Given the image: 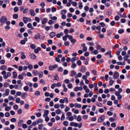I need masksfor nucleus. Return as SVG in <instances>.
<instances>
[{"mask_svg": "<svg viewBox=\"0 0 130 130\" xmlns=\"http://www.w3.org/2000/svg\"><path fill=\"white\" fill-rule=\"evenodd\" d=\"M7 20V18L5 16H2L0 19V22L3 24L5 23Z\"/></svg>", "mask_w": 130, "mask_h": 130, "instance_id": "obj_1", "label": "nucleus"}, {"mask_svg": "<svg viewBox=\"0 0 130 130\" xmlns=\"http://www.w3.org/2000/svg\"><path fill=\"white\" fill-rule=\"evenodd\" d=\"M57 67V64H55L53 66H50L49 67V69L50 70H54L55 68Z\"/></svg>", "mask_w": 130, "mask_h": 130, "instance_id": "obj_2", "label": "nucleus"}, {"mask_svg": "<svg viewBox=\"0 0 130 130\" xmlns=\"http://www.w3.org/2000/svg\"><path fill=\"white\" fill-rule=\"evenodd\" d=\"M105 116L103 115L100 117L98 119V122L99 123H101L105 119Z\"/></svg>", "mask_w": 130, "mask_h": 130, "instance_id": "obj_3", "label": "nucleus"}, {"mask_svg": "<svg viewBox=\"0 0 130 130\" xmlns=\"http://www.w3.org/2000/svg\"><path fill=\"white\" fill-rule=\"evenodd\" d=\"M29 56L32 59H35L36 57V56L34 53L30 54Z\"/></svg>", "mask_w": 130, "mask_h": 130, "instance_id": "obj_4", "label": "nucleus"}, {"mask_svg": "<svg viewBox=\"0 0 130 130\" xmlns=\"http://www.w3.org/2000/svg\"><path fill=\"white\" fill-rule=\"evenodd\" d=\"M119 76V74L118 72H116L113 75V77L115 79L118 78Z\"/></svg>", "mask_w": 130, "mask_h": 130, "instance_id": "obj_5", "label": "nucleus"}, {"mask_svg": "<svg viewBox=\"0 0 130 130\" xmlns=\"http://www.w3.org/2000/svg\"><path fill=\"white\" fill-rule=\"evenodd\" d=\"M83 90V88L82 87H76L74 89V90L75 91H77L78 90L81 91Z\"/></svg>", "mask_w": 130, "mask_h": 130, "instance_id": "obj_6", "label": "nucleus"}, {"mask_svg": "<svg viewBox=\"0 0 130 130\" xmlns=\"http://www.w3.org/2000/svg\"><path fill=\"white\" fill-rule=\"evenodd\" d=\"M41 48L39 47H37L36 49H35L34 52L36 54L38 53L39 51L41 50Z\"/></svg>", "mask_w": 130, "mask_h": 130, "instance_id": "obj_7", "label": "nucleus"}, {"mask_svg": "<svg viewBox=\"0 0 130 130\" xmlns=\"http://www.w3.org/2000/svg\"><path fill=\"white\" fill-rule=\"evenodd\" d=\"M38 74L39 78H42L43 76V72L41 71H39L38 73Z\"/></svg>", "mask_w": 130, "mask_h": 130, "instance_id": "obj_8", "label": "nucleus"}, {"mask_svg": "<svg viewBox=\"0 0 130 130\" xmlns=\"http://www.w3.org/2000/svg\"><path fill=\"white\" fill-rule=\"evenodd\" d=\"M76 74V72L74 70L72 71H71V76L72 77H73Z\"/></svg>", "mask_w": 130, "mask_h": 130, "instance_id": "obj_9", "label": "nucleus"}, {"mask_svg": "<svg viewBox=\"0 0 130 130\" xmlns=\"http://www.w3.org/2000/svg\"><path fill=\"white\" fill-rule=\"evenodd\" d=\"M66 36L70 41H75V40L73 38L72 36L71 35H66Z\"/></svg>", "mask_w": 130, "mask_h": 130, "instance_id": "obj_10", "label": "nucleus"}, {"mask_svg": "<svg viewBox=\"0 0 130 130\" xmlns=\"http://www.w3.org/2000/svg\"><path fill=\"white\" fill-rule=\"evenodd\" d=\"M49 113V111L48 110H45L43 115V116L44 117H46L48 114Z\"/></svg>", "mask_w": 130, "mask_h": 130, "instance_id": "obj_11", "label": "nucleus"}, {"mask_svg": "<svg viewBox=\"0 0 130 130\" xmlns=\"http://www.w3.org/2000/svg\"><path fill=\"white\" fill-rule=\"evenodd\" d=\"M27 27L29 28H30L31 30H33L34 28L32 26V24L30 23H28L27 25Z\"/></svg>", "mask_w": 130, "mask_h": 130, "instance_id": "obj_12", "label": "nucleus"}, {"mask_svg": "<svg viewBox=\"0 0 130 130\" xmlns=\"http://www.w3.org/2000/svg\"><path fill=\"white\" fill-rule=\"evenodd\" d=\"M78 59V57H75L72 58L71 59V61L72 63L74 62L75 60H77Z\"/></svg>", "mask_w": 130, "mask_h": 130, "instance_id": "obj_13", "label": "nucleus"}, {"mask_svg": "<svg viewBox=\"0 0 130 130\" xmlns=\"http://www.w3.org/2000/svg\"><path fill=\"white\" fill-rule=\"evenodd\" d=\"M30 15L32 16H34L35 15V13L34 11L32 9L30 10Z\"/></svg>", "mask_w": 130, "mask_h": 130, "instance_id": "obj_14", "label": "nucleus"}, {"mask_svg": "<svg viewBox=\"0 0 130 130\" xmlns=\"http://www.w3.org/2000/svg\"><path fill=\"white\" fill-rule=\"evenodd\" d=\"M23 121L22 120H20L18 122V125L19 127H21L22 124L23 123Z\"/></svg>", "mask_w": 130, "mask_h": 130, "instance_id": "obj_15", "label": "nucleus"}, {"mask_svg": "<svg viewBox=\"0 0 130 130\" xmlns=\"http://www.w3.org/2000/svg\"><path fill=\"white\" fill-rule=\"evenodd\" d=\"M56 34L54 32H52L50 34V36L51 38H53L56 36Z\"/></svg>", "mask_w": 130, "mask_h": 130, "instance_id": "obj_16", "label": "nucleus"}, {"mask_svg": "<svg viewBox=\"0 0 130 130\" xmlns=\"http://www.w3.org/2000/svg\"><path fill=\"white\" fill-rule=\"evenodd\" d=\"M23 21L24 23H27L28 21V19L26 17H24L23 18Z\"/></svg>", "mask_w": 130, "mask_h": 130, "instance_id": "obj_17", "label": "nucleus"}, {"mask_svg": "<svg viewBox=\"0 0 130 130\" xmlns=\"http://www.w3.org/2000/svg\"><path fill=\"white\" fill-rule=\"evenodd\" d=\"M13 78H16L17 76V73L15 71H14L13 72Z\"/></svg>", "mask_w": 130, "mask_h": 130, "instance_id": "obj_18", "label": "nucleus"}, {"mask_svg": "<svg viewBox=\"0 0 130 130\" xmlns=\"http://www.w3.org/2000/svg\"><path fill=\"white\" fill-rule=\"evenodd\" d=\"M7 67L5 65H3L1 67V69L2 70H6L7 69Z\"/></svg>", "mask_w": 130, "mask_h": 130, "instance_id": "obj_19", "label": "nucleus"}, {"mask_svg": "<svg viewBox=\"0 0 130 130\" xmlns=\"http://www.w3.org/2000/svg\"><path fill=\"white\" fill-rule=\"evenodd\" d=\"M32 74L34 75L35 76H36L38 74V72L36 70H33L32 71Z\"/></svg>", "mask_w": 130, "mask_h": 130, "instance_id": "obj_20", "label": "nucleus"}, {"mask_svg": "<svg viewBox=\"0 0 130 130\" xmlns=\"http://www.w3.org/2000/svg\"><path fill=\"white\" fill-rule=\"evenodd\" d=\"M86 68L84 66L82 67L81 69V71L82 72H84L85 71Z\"/></svg>", "mask_w": 130, "mask_h": 130, "instance_id": "obj_21", "label": "nucleus"}, {"mask_svg": "<svg viewBox=\"0 0 130 130\" xmlns=\"http://www.w3.org/2000/svg\"><path fill=\"white\" fill-rule=\"evenodd\" d=\"M47 20L45 18H44L43 19L42 21V23L43 24H45L47 22Z\"/></svg>", "mask_w": 130, "mask_h": 130, "instance_id": "obj_22", "label": "nucleus"}, {"mask_svg": "<svg viewBox=\"0 0 130 130\" xmlns=\"http://www.w3.org/2000/svg\"><path fill=\"white\" fill-rule=\"evenodd\" d=\"M72 63V64L71 66V67L73 69H74L76 67L77 65H76V63H74V62Z\"/></svg>", "mask_w": 130, "mask_h": 130, "instance_id": "obj_23", "label": "nucleus"}, {"mask_svg": "<svg viewBox=\"0 0 130 130\" xmlns=\"http://www.w3.org/2000/svg\"><path fill=\"white\" fill-rule=\"evenodd\" d=\"M129 55H126L123 57V59L124 61H126L128 59H127L129 57Z\"/></svg>", "mask_w": 130, "mask_h": 130, "instance_id": "obj_24", "label": "nucleus"}, {"mask_svg": "<svg viewBox=\"0 0 130 130\" xmlns=\"http://www.w3.org/2000/svg\"><path fill=\"white\" fill-rule=\"evenodd\" d=\"M8 99L10 101L11 100H13V101L15 100V99L12 96L10 95L8 97Z\"/></svg>", "mask_w": 130, "mask_h": 130, "instance_id": "obj_25", "label": "nucleus"}, {"mask_svg": "<svg viewBox=\"0 0 130 130\" xmlns=\"http://www.w3.org/2000/svg\"><path fill=\"white\" fill-rule=\"evenodd\" d=\"M79 4H80L79 6V7L80 9H82L83 7L82 3L81 2H80L79 3Z\"/></svg>", "mask_w": 130, "mask_h": 130, "instance_id": "obj_26", "label": "nucleus"}, {"mask_svg": "<svg viewBox=\"0 0 130 130\" xmlns=\"http://www.w3.org/2000/svg\"><path fill=\"white\" fill-rule=\"evenodd\" d=\"M94 85L95 87V88L94 90L95 91H96L98 90V88L97 86V84L96 83H95L94 84Z\"/></svg>", "mask_w": 130, "mask_h": 130, "instance_id": "obj_27", "label": "nucleus"}, {"mask_svg": "<svg viewBox=\"0 0 130 130\" xmlns=\"http://www.w3.org/2000/svg\"><path fill=\"white\" fill-rule=\"evenodd\" d=\"M75 107H77L78 108H80L82 107V105L80 104H75Z\"/></svg>", "mask_w": 130, "mask_h": 130, "instance_id": "obj_28", "label": "nucleus"}, {"mask_svg": "<svg viewBox=\"0 0 130 130\" xmlns=\"http://www.w3.org/2000/svg\"><path fill=\"white\" fill-rule=\"evenodd\" d=\"M29 87L27 86H25L24 87V90L25 91H27L28 90Z\"/></svg>", "mask_w": 130, "mask_h": 130, "instance_id": "obj_29", "label": "nucleus"}, {"mask_svg": "<svg viewBox=\"0 0 130 130\" xmlns=\"http://www.w3.org/2000/svg\"><path fill=\"white\" fill-rule=\"evenodd\" d=\"M114 82V81L112 79H111V80L109 82V84L110 86H112Z\"/></svg>", "mask_w": 130, "mask_h": 130, "instance_id": "obj_30", "label": "nucleus"}, {"mask_svg": "<svg viewBox=\"0 0 130 130\" xmlns=\"http://www.w3.org/2000/svg\"><path fill=\"white\" fill-rule=\"evenodd\" d=\"M9 92L10 90L9 89H7L5 90L6 93L7 94L6 95V96H8L9 95Z\"/></svg>", "mask_w": 130, "mask_h": 130, "instance_id": "obj_31", "label": "nucleus"}, {"mask_svg": "<svg viewBox=\"0 0 130 130\" xmlns=\"http://www.w3.org/2000/svg\"><path fill=\"white\" fill-rule=\"evenodd\" d=\"M18 17V15L16 14H14L13 15V18L15 19H17Z\"/></svg>", "mask_w": 130, "mask_h": 130, "instance_id": "obj_32", "label": "nucleus"}, {"mask_svg": "<svg viewBox=\"0 0 130 130\" xmlns=\"http://www.w3.org/2000/svg\"><path fill=\"white\" fill-rule=\"evenodd\" d=\"M40 94V92L39 91H36L35 92V94L37 96H39Z\"/></svg>", "mask_w": 130, "mask_h": 130, "instance_id": "obj_33", "label": "nucleus"}, {"mask_svg": "<svg viewBox=\"0 0 130 130\" xmlns=\"http://www.w3.org/2000/svg\"><path fill=\"white\" fill-rule=\"evenodd\" d=\"M98 53V52L96 50H95L93 51H92L91 52V53L93 54V53L94 54H97Z\"/></svg>", "mask_w": 130, "mask_h": 130, "instance_id": "obj_34", "label": "nucleus"}, {"mask_svg": "<svg viewBox=\"0 0 130 130\" xmlns=\"http://www.w3.org/2000/svg\"><path fill=\"white\" fill-rule=\"evenodd\" d=\"M61 110L60 109H58L56 111V113L57 115L61 113Z\"/></svg>", "mask_w": 130, "mask_h": 130, "instance_id": "obj_35", "label": "nucleus"}, {"mask_svg": "<svg viewBox=\"0 0 130 130\" xmlns=\"http://www.w3.org/2000/svg\"><path fill=\"white\" fill-rule=\"evenodd\" d=\"M30 47L32 49H34L36 48L35 45L34 44H32L30 45Z\"/></svg>", "mask_w": 130, "mask_h": 130, "instance_id": "obj_36", "label": "nucleus"}, {"mask_svg": "<svg viewBox=\"0 0 130 130\" xmlns=\"http://www.w3.org/2000/svg\"><path fill=\"white\" fill-rule=\"evenodd\" d=\"M82 120L81 118L80 115H79L77 117V120L78 122H80Z\"/></svg>", "mask_w": 130, "mask_h": 130, "instance_id": "obj_37", "label": "nucleus"}, {"mask_svg": "<svg viewBox=\"0 0 130 130\" xmlns=\"http://www.w3.org/2000/svg\"><path fill=\"white\" fill-rule=\"evenodd\" d=\"M112 102L111 101H108L107 102V104L108 105L110 106L112 105Z\"/></svg>", "mask_w": 130, "mask_h": 130, "instance_id": "obj_38", "label": "nucleus"}, {"mask_svg": "<svg viewBox=\"0 0 130 130\" xmlns=\"http://www.w3.org/2000/svg\"><path fill=\"white\" fill-rule=\"evenodd\" d=\"M41 46L42 48L44 49H45L46 48V45L44 43L41 44Z\"/></svg>", "mask_w": 130, "mask_h": 130, "instance_id": "obj_39", "label": "nucleus"}, {"mask_svg": "<svg viewBox=\"0 0 130 130\" xmlns=\"http://www.w3.org/2000/svg\"><path fill=\"white\" fill-rule=\"evenodd\" d=\"M35 20L38 23H39L40 22V19L37 17H36L35 18Z\"/></svg>", "mask_w": 130, "mask_h": 130, "instance_id": "obj_40", "label": "nucleus"}, {"mask_svg": "<svg viewBox=\"0 0 130 130\" xmlns=\"http://www.w3.org/2000/svg\"><path fill=\"white\" fill-rule=\"evenodd\" d=\"M11 108V107H7L5 108V109L6 111H9Z\"/></svg>", "mask_w": 130, "mask_h": 130, "instance_id": "obj_41", "label": "nucleus"}, {"mask_svg": "<svg viewBox=\"0 0 130 130\" xmlns=\"http://www.w3.org/2000/svg\"><path fill=\"white\" fill-rule=\"evenodd\" d=\"M63 124L64 125L67 126L68 125L69 123L68 121H64L63 122Z\"/></svg>", "mask_w": 130, "mask_h": 130, "instance_id": "obj_42", "label": "nucleus"}, {"mask_svg": "<svg viewBox=\"0 0 130 130\" xmlns=\"http://www.w3.org/2000/svg\"><path fill=\"white\" fill-rule=\"evenodd\" d=\"M63 70V69L61 67H59L58 69V71L60 72H62Z\"/></svg>", "mask_w": 130, "mask_h": 130, "instance_id": "obj_43", "label": "nucleus"}, {"mask_svg": "<svg viewBox=\"0 0 130 130\" xmlns=\"http://www.w3.org/2000/svg\"><path fill=\"white\" fill-rule=\"evenodd\" d=\"M43 126V124L39 125L38 126V129H39L41 130L42 129Z\"/></svg>", "mask_w": 130, "mask_h": 130, "instance_id": "obj_44", "label": "nucleus"}, {"mask_svg": "<svg viewBox=\"0 0 130 130\" xmlns=\"http://www.w3.org/2000/svg\"><path fill=\"white\" fill-rule=\"evenodd\" d=\"M22 4V0H19L18 2V5L20 6Z\"/></svg>", "mask_w": 130, "mask_h": 130, "instance_id": "obj_45", "label": "nucleus"}, {"mask_svg": "<svg viewBox=\"0 0 130 130\" xmlns=\"http://www.w3.org/2000/svg\"><path fill=\"white\" fill-rule=\"evenodd\" d=\"M28 67L29 69L31 70L33 69V66L32 65L30 64L28 66Z\"/></svg>", "mask_w": 130, "mask_h": 130, "instance_id": "obj_46", "label": "nucleus"}, {"mask_svg": "<svg viewBox=\"0 0 130 130\" xmlns=\"http://www.w3.org/2000/svg\"><path fill=\"white\" fill-rule=\"evenodd\" d=\"M92 72L93 74L95 75H97L96 71L95 70H92Z\"/></svg>", "mask_w": 130, "mask_h": 130, "instance_id": "obj_47", "label": "nucleus"}, {"mask_svg": "<svg viewBox=\"0 0 130 130\" xmlns=\"http://www.w3.org/2000/svg\"><path fill=\"white\" fill-rule=\"evenodd\" d=\"M19 10L18 8L17 7H15L14 8V10L15 12H17Z\"/></svg>", "mask_w": 130, "mask_h": 130, "instance_id": "obj_48", "label": "nucleus"}, {"mask_svg": "<svg viewBox=\"0 0 130 130\" xmlns=\"http://www.w3.org/2000/svg\"><path fill=\"white\" fill-rule=\"evenodd\" d=\"M67 12V11L66 10H62L61 11V14H63V13L65 14Z\"/></svg>", "mask_w": 130, "mask_h": 130, "instance_id": "obj_49", "label": "nucleus"}, {"mask_svg": "<svg viewBox=\"0 0 130 130\" xmlns=\"http://www.w3.org/2000/svg\"><path fill=\"white\" fill-rule=\"evenodd\" d=\"M38 123H42L43 122V120L41 119H39L38 120H37Z\"/></svg>", "mask_w": 130, "mask_h": 130, "instance_id": "obj_50", "label": "nucleus"}, {"mask_svg": "<svg viewBox=\"0 0 130 130\" xmlns=\"http://www.w3.org/2000/svg\"><path fill=\"white\" fill-rule=\"evenodd\" d=\"M29 105L28 104H25V108L26 109H27L29 107Z\"/></svg>", "mask_w": 130, "mask_h": 130, "instance_id": "obj_51", "label": "nucleus"}, {"mask_svg": "<svg viewBox=\"0 0 130 130\" xmlns=\"http://www.w3.org/2000/svg\"><path fill=\"white\" fill-rule=\"evenodd\" d=\"M118 58L119 61H121L122 60L123 58L121 55H119L118 56Z\"/></svg>", "mask_w": 130, "mask_h": 130, "instance_id": "obj_52", "label": "nucleus"}, {"mask_svg": "<svg viewBox=\"0 0 130 130\" xmlns=\"http://www.w3.org/2000/svg\"><path fill=\"white\" fill-rule=\"evenodd\" d=\"M119 19V17L118 15L116 16L115 18V19L116 21H118Z\"/></svg>", "mask_w": 130, "mask_h": 130, "instance_id": "obj_53", "label": "nucleus"}, {"mask_svg": "<svg viewBox=\"0 0 130 130\" xmlns=\"http://www.w3.org/2000/svg\"><path fill=\"white\" fill-rule=\"evenodd\" d=\"M107 114L109 116H111L113 115V113L111 112L108 111L107 112Z\"/></svg>", "mask_w": 130, "mask_h": 130, "instance_id": "obj_54", "label": "nucleus"}, {"mask_svg": "<svg viewBox=\"0 0 130 130\" xmlns=\"http://www.w3.org/2000/svg\"><path fill=\"white\" fill-rule=\"evenodd\" d=\"M5 115L6 117H8L10 116V114L9 112H7L5 113Z\"/></svg>", "mask_w": 130, "mask_h": 130, "instance_id": "obj_55", "label": "nucleus"}, {"mask_svg": "<svg viewBox=\"0 0 130 130\" xmlns=\"http://www.w3.org/2000/svg\"><path fill=\"white\" fill-rule=\"evenodd\" d=\"M36 115L38 117H40L41 116V114L40 113L38 112L36 113Z\"/></svg>", "mask_w": 130, "mask_h": 130, "instance_id": "obj_56", "label": "nucleus"}, {"mask_svg": "<svg viewBox=\"0 0 130 130\" xmlns=\"http://www.w3.org/2000/svg\"><path fill=\"white\" fill-rule=\"evenodd\" d=\"M16 121V119L15 118H12L11 119V121L12 122H15Z\"/></svg>", "mask_w": 130, "mask_h": 130, "instance_id": "obj_57", "label": "nucleus"}, {"mask_svg": "<svg viewBox=\"0 0 130 130\" xmlns=\"http://www.w3.org/2000/svg\"><path fill=\"white\" fill-rule=\"evenodd\" d=\"M79 21L80 22H84V18L81 17L80 18Z\"/></svg>", "mask_w": 130, "mask_h": 130, "instance_id": "obj_58", "label": "nucleus"}, {"mask_svg": "<svg viewBox=\"0 0 130 130\" xmlns=\"http://www.w3.org/2000/svg\"><path fill=\"white\" fill-rule=\"evenodd\" d=\"M28 8H26L25 9L23 12L24 13H26L28 12Z\"/></svg>", "mask_w": 130, "mask_h": 130, "instance_id": "obj_59", "label": "nucleus"}, {"mask_svg": "<svg viewBox=\"0 0 130 130\" xmlns=\"http://www.w3.org/2000/svg\"><path fill=\"white\" fill-rule=\"evenodd\" d=\"M40 36L39 34H38V35H36L35 36V38L36 39H37L38 38H40Z\"/></svg>", "mask_w": 130, "mask_h": 130, "instance_id": "obj_60", "label": "nucleus"}, {"mask_svg": "<svg viewBox=\"0 0 130 130\" xmlns=\"http://www.w3.org/2000/svg\"><path fill=\"white\" fill-rule=\"evenodd\" d=\"M24 25V23L22 22H20L19 24V25L21 27H22Z\"/></svg>", "mask_w": 130, "mask_h": 130, "instance_id": "obj_61", "label": "nucleus"}, {"mask_svg": "<svg viewBox=\"0 0 130 130\" xmlns=\"http://www.w3.org/2000/svg\"><path fill=\"white\" fill-rule=\"evenodd\" d=\"M68 71L67 70H65L63 71V74L64 75H67L68 74Z\"/></svg>", "mask_w": 130, "mask_h": 130, "instance_id": "obj_62", "label": "nucleus"}, {"mask_svg": "<svg viewBox=\"0 0 130 130\" xmlns=\"http://www.w3.org/2000/svg\"><path fill=\"white\" fill-rule=\"evenodd\" d=\"M115 120L113 118L111 117L109 119V121L111 122H112L114 121Z\"/></svg>", "mask_w": 130, "mask_h": 130, "instance_id": "obj_63", "label": "nucleus"}, {"mask_svg": "<svg viewBox=\"0 0 130 130\" xmlns=\"http://www.w3.org/2000/svg\"><path fill=\"white\" fill-rule=\"evenodd\" d=\"M109 92V90L107 89H105L104 91V93L106 94L108 93Z\"/></svg>", "mask_w": 130, "mask_h": 130, "instance_id": "obj_64", "label": "nucleus"}]
</instances>
